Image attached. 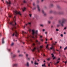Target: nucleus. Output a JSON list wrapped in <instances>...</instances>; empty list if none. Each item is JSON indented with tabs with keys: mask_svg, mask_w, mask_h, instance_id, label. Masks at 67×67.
Segmentation results:
<instances>
[{
	"mask_svg": "<svg viewBox=\"0 0 67 67\" xmlns=\"http://www.w3.org/2000/svg\"><path fill=\"white\" fill-rule=\"evenodd\" d=\"M32 36H28L27 38V40H26V41L28 43L29 41H30L31 43L32 46H35V44L34 43V41L32 40V38H33L34 40H36V38L37 37V34L38 31L37 30L36 31H35L34 30H32Z\"/></svg>",
	"mask_w": 67,
	"mask_h": 67,
	"instance_id": "1",
	"label": "nucleus"
},
{
	"mask_svg": "<svg viewBox=\"0 0 67 67\" xmlns=\"http://www.w3.org/2000/svg\"><path fill=\"white\" fill-rule=\"evenodd\" d=\"M14 21L13 22H11L10 23L8 22V23L10 24H11L12 25L13 27H12V31H14L15 32V33H14L13 35V36H14V35H15V36L16 37H18V35L19 34L15 30L16 29V27H15V25H16V23H15V16H14V18H13Z\"/></svg>",
	"mask_w": 67,
	"mask_h": 67,
	"instance_id": "2",
	"label": "nucleus"
},
{
	"mask_svg": "<svg viewBox=\"0 0 67 67\" xmlns=\"http://www.w3.org/2000/svg\"><path fill=\"white\" fill-rule=\"evenodd\" d=\"M67 20L66 19L63 18L62 20H59L58 21V23L59 24L57 25V27H58L61 25V26H64V24L66 23Z\"/></svg>",
	"mask_w": 67,
	"mask_h": 67,
	"instance_id": "3",
	"label": "nucleus"
},
{
	"mask_svg": "<svg viewBox=\"0 0 67 67\" xmlns=\"http://www.w3.org/2000/svg\"><path fill=\"white\" fill-rule=\"evenodd\" d=\"M14 14L15 15H16V14H18L20 16H21L22 15V14L21 13V12L20 11H17L16 10L15 11H13Z\"/></svg>",
	"mask_w": 67,
	"mask_h": 67,
	"instance_id": "4",
	"label": "nucleus"
},
{
	"mask_svg": "<svg viewBox=\"0 0 67 67\" xmlns=\"http://www.w3.org/2000/svg\"><path fill=\"white\" fill-rule=\"evenodd\" d=\"M48 44H47V46H46V48L48 50H49V51H51V50L53 49V50L54 51H55V49H54V47L53 46H52V47H51L50 48V49H49V48H48Z\"/></svg>",
	"mask_w": 67,
	"mask_h": 67,
	"instance_id": "5",
	"label": "nucleus"
},
{
	"mask_svg": "<svg viewBox=\"0 0 67 67\" xmlns=\"http://www.w3.org/2000/svg\"><path fill=\"white\" fill-rule=\"evenodd\" d=\"M6 3L7 4V5H8V6H10L11 4V2H10V1H9L8 2L7 1H6Z\"/></svg>",
	"mask_w": 67,
	"mask_h": 67,
	"instance_id": "6",
	"label": "nucleus"
},
{
	"mask_svg": "<svg viewBox=\"0 0 67 67\" xmlns=\"http://www.w3.org/2000/svg\"><path fill=\"white\" fill-rule=\"evenodd\" d=\"M36 49L38 50V52H40V51H39V49H38V48H36L35 47H34V48L33 49H31V51H32V52H34V51H35V50H36Z\"/></svg>",
	"mask_w": 67,
	"mask_h": 67,
	"instance_id": "7",
	"label": "nucleus"
},
{
	"mask_svg": "<svg viewBox=\"0 0 67 67\" xmlns=\"http://www.w3.org/2000/svg\"><path fill=\"white\" fill-rule=\"evenodd\" d=\"M37 7L38 11V12H40L41 11V9H40L39 5H37Z\"/></svg>",
	"mask_w": 67,
	"mask_h": 67,
	"instance_id": "8",
	"label": "nucleus"
},
{
	"mask_svg": "<svg viewBox=\"0 0 67 67\" xmlns=\"http://www.w3.org/2000/svg\"><path fill=\"white\" fill-rule=\"evenodd\" d=\"M25 65L26 66H27V67H30V63L29 62H27L25 64Z\"/></svg>",
	"mask_w": 67,
	"mask_h": 67,
	"instance_id": "9",
	"label": "nucleus"
},
{
	"mask_svg": "<svg viewBox=\"0 0 67 67\" xmlns=\"http://www.w3.org/2000/svg\"><path fill=\"white\" fill-rule=\"evenodd\" d=\"M42 13H43V14L44 15V16H46V15L47 14H46V13H45V12L44 10L43 9H42Z\"/></svg>",
	"mask_w": 67,
	"mask_h": 67,
	"instance_id": "10",
	"label": "nucleus"
},
{
	"mask_svg": "<svg viewBox=\"0 0 67 67\" xmlns=\"http://www.w3.org/2000/svg\"><path fill=\"white\" fill-rule=\"evenodd\" d=\"M2 44H4V43L5 42H4V38H3L2 39Z\"/></svg>",
	"mask_w": 67,
	"mask_h": 67,
	"instance_id": "11",
	"label": "nucleus"
},
{
	"mask_svg": "<svg viewBox=\"0 0 67 67\" xmlns=\"http://www.w3.org/2000/svg\"><path fill=\"white\" fill-rule=\"evenodd\" d=\"M35 41H36V43L37 44H40V42H38V40H36Z\"/></svg>",
	"mask_w": 67,
	"mask_h": 67,
	"instance_id": "12",
	"label": "nucleus"
},
{
	"mask_svg": "<svg viewBox=\"0 0 67 67\" xmlns=\"http://www.w3.org/2000/svg\"><path fill=\"white\" fill-rule=\"evenodd\" d=\"M22 9L23 12H24V11H25V10H26V8L24 7L23 8H22Z\"/></svg>",
	"mask_w": 67,
	"mask_h": 67,
	"instance_id": "13",
	"label": "nucleus"
},
{
	"mask_svg": "<svg viewBox=\"0 0 67 67\" xmlns=\"http://www.w3.org/2000/svg\"><path fill=\"white\" fill-rule=\"evenodd\" d=\"M53 17L52 16H50L49 17V20H52L53 19Z\"/></svg>",
	"mask_w": 67,
	"mask_h": 67,
	"instance_id": "14",
	"label": "nucleus"
},
{
	"mask_svg": "<svg viewBox=\"0 0 67 67\" xmlns=\"http://www.w3.org/2000/svg\"><path fill=\"white\" fill-rule=\"evenodd\" d=\"M59 14H64V12H59Z\"/></svg>",
	"mask_w": 67,
	"mask_h": 67,
	"instance_id": "15",
	"label": "nucleus"
},
{
	"mask_svg": "<svg viewBox=\"0 0 67 67\" xmlns=\"http://www.w3.org/2000/svg\"><path fill=\"white\" fill-rule=\"evenodd\" d=\"M38 63H37V62L36 61H35V65H38Z\"/></svg>",
	"mask_w": 67,
	"mask_h": 67,
	"instance_id": "16",
	"label": "nucleus"
},
{
	"mask_svg": "<svg viewBox=\"0 0 67 67\" xmlns=\"http://www.w3.org/2000/svg\"><path fill=\"white\" fill-rule=\"evenodd\" d=\"M22 34L23 35H24V34H26V32L24 31H22Z\"/></svg>",
	"mask_w": 67,
	"mask_h": 67,
	"instance_id": "17",
	"label": "nucleus"
},
{
	"mask_svg": "<svg viewBox=\"0 0 67 67\" xmlns=\"http://www.w3.org/2000/svg\"><path fill=\"white\" fill-rule=\"evenodd\" d=\"M18 65V64L15 63L13 65V66H16Z\"/></svg>",
	"mask_w": 67,
	"mask_h": 67,
	"instance_id": "18",
	"label": "nucleus"
},
{
	"mask_svg": "<svg viewBox=\"0 0 67 67\" xmlns=\"http://www.w3.org/2000/svg\"><path fill=\"white\" fill-rule=\"evenodd\" d=\"M16 55H14L13 57V58H15V57H16Z\"/></svg>",
	"mask_w": 67,
	"mask_h": 67,
	"instance_id": "19",
	"label": "nucleus"
},
{
	"mask_svg": "<svg viewBox=\"0 0 67 67\" xmlns=\"http://www.w3.org/2000/svg\"><path fill=\"white\" fill-rule=\"evenodd\" d=\"M57 8L58 9H60V6H59V5H57Z\"/></svg>",
	"mask_w": 67,
	"mask_h": 67,
	"instance_id": "20",
	"label": "nucleus"
},
{
	"mask_svg": "<svg viewBox=\"0 0 67 67\" xmlns=\"http://www.w3.org/2000/svg\"><path fill=\"white\" fill-rule=\"evenodd\" d=\"M57 61H58L56 63H54V65H56V64H58V63H59V61H58V60H57Z\"/></svg>",
	"mask_w": 67,
	"mask_h": 67,
	"instance_id": "21",
	"label": "nucleus"
},
{
	"mask_svg": "<svg viewBox=\"0 0 67 67\" xmlns=\"http://www.w3.org/2000/svg\"><path fill=\"white\" fill-rule=\"evenodd\" d=\"M8 15L9 17V18H11V17L12 16V14H8Z\"/></svg>",
	"mask_w": 67,
	"mask_h": 67,
	"instance_id": "22",
	"label": "nucleus"
},
{
	"mask_svg": "<svg viewBox=\"0 0 67 67\" xmlns=\"http://www.w3.org/2000/svg\"><path fill=\"white\" fill-rule=\"evenodd\" d=\"M43 48V46H40V50H41V51H43V50H42V49H41V48Z\"/></svg>",
	"mask_w": 67,
	"mask_h": 67,
	"instance_id": "23",
	"label": "nucleus"
},
{
	"mask_svg": "<svg viewBox=\"0 0 67 67\" xmlns=\"http://www.w3.org/2000/svg\"><path fill=\"white\" fill-rule=\"evenodd\" d=\"M27 60H30V59H31V58H30V57L28 58L27 57Z\"/></svg>",
	"mask_w": 67,
	"mask_h": 67,
	"instance_id": "24",
	"label": "nucleus"
},
{
	"mask_svg": "<svg viewBox=\"0 0 67 67\" xmlns=\"http://www.w3.org/2000/svg\"><path fill=\"white\" fill-rule=\"evenodd\" d=\"M50 5L51 6V7H54V5L53 4H50Z\"/></svg>",
	"mask_w": 67,
	"mask_h": 67,
	"instance_id": "25",
	"label": "nucleus"
},
{
	"mask_svg": "<svg viewBox=\"0 0 67 67\" xmlns=\"http://www.w3.org/2000/svg\"><path fill=\"white\" fill-rule=\"evenodd\" d=\"M28 24H29V25H31V23H29L28 24H26V25L27 26V25H28Z\"/></svg>",
	"mask_w": 67,
	"mask_h": 67,
	"instance_id": "26",
	"label": "nucleus"
},
{
	"mask_svg": "<svg viewBox=\"0 0 67 67\" xmlns=\"http://www.w3.org/2000/svg\"><path fill=\"white\" fill-rule=\"evenodd\" d=\"M14 43L13 42H12L11 45V46H13V45H14Z\"/></svg>",
	"mask_w": 67,
	"mask_h": 67,
	"instance_id": "27",
	"label": "nucleus"
},
{
	"mask_svg": "<svg viewBox=\"0 0 67 67\" xmlns=\"http://www.w3.org/2000/svg\"><path fill=\"white\" fill-rule=\"evenodd\" d=\"M23 56V55L22 54H20L19 55V57H22V56Z\"/></svg>",
	"mask_w": 67,
	"mask_h": 67,
	"instance_id": "28",
	"label": "nucleus"
},
{
	"mask_svg": "<svg viewBox=\"0 0 67 67\" xmlns=\"http://www.w3.org/2000/svg\"><path fill=\"white\" fill-rule=\"evenodd\" d=\"M48 24H51V21L49 20L48 21Z\"/></svg>",
	"mask_w": 67,
	"mask_h": 67,
	"instance_id": "29",
	"label": "nucleus"
},
{
	"mask_svg": "<svg viewBox=\"0 0 67 67\" xmlns=\"http://www.w3.org/2000/svg\"><path fill=\"white\" fill-rule=\"evenodd\" d=\"M53 11L52 10H51L50 11V13H53Z\"/></svg>",
	"mask_w": 67,
	"mask_h": 67,
	"instance_id": "30",
	"label": "nucleus"
},
{
	"mask_svg": "<svg viewBox=\"0 0 67 67\" xmlns=\"http://www.w3.org/2000/svg\"><path fill=\"white\" fill-rule=\"evenodd\" d=\"M67 49V47L66 46V47H65L64 49V51H65Z\"/></svg>",
	"mask_w": 67,
	"mask_h": 67,
	"instance_id": "31",
	"label": "nucleus"
},
{
	"mask_svg": "<svg viewBox=\"0 0 67 67\" xmlns=\"http://www.w3.org/2000/svg\"><path fill=\"white\" fill-rule=\"evenodd\" d=\"M52 57H54V55L53 54V53L51 54Z\"/></svg>",
	"mask_w": 67,
	"mask_h": 67,
	"instance_id": "32",
	"label": "nucleus"
},
{
	"mask_svg": "<svg viewBox=\"0 0 67 67\" xmlns=\"http://www.w3.org/2000/svg\"><path fill=\"white\" fill-rule=\"evenodd\" d=\"M45 64H44L43 65H42V67H43V66H44V67H45Z\"/></svg>",
	"mask_w": 67,
	"mask_h": 67,
	"instance_id": "33",
	"label": "nucleus"
},
{
	"mask_svg": "<svg viewBox=\"0 0 67 67\" xmlns=\"http://www.w3.org/2000/svg\"><path fill=\"white\" fill-rule=\"evenodd\" d=\"M36 7H34V8L32 9L33 10H35V9H36Z\"/></svg>",
	"mask_w": 67,
	"mask_h": 67,
	"instance_id": "34",
	"label": "nucleus"
},
{
	"mask_svg": "<svg viewBox=\"0 0 67 67\" xmlns=\"http://www.w3.org/2000/svg\"><path fill=\"white\" fill-rule=\"evenodd\" d=\"M40 26L42 27H43V26H44V25L43 24H41L40 25Z\"/></svg>",
	"mask_w": 67,
	"mask_h": 67,
	"instance_id": "35",
	"label": "nucleus"
},
{
	"mask_svg": "<svg viewBox=\"0 0 67 67\" xmlns=\"http://www.w3.org/2000/svg\"><path fill=\"white\" fill-rule=\"evenodd\" d=\"M17 52L18 53H20V51L19 50H18L17 51Z\"/></svg>",
	"mask_w": 67,
	"mask_h": 67,
	"instance_id": "36",
	"label": "nucleus"
},
{
	"mask_svg": "<svg viewBox=\"0 0 67 67\" xmlns=\"http://www.w3.org/2000/svg\"><path fill=\"white\" fill-rule=\"evenodd\" d=\"M45 31V29H43L42 30V31L43 32H44Z\"/></svg>",
	"mask_w": 67,
	"mask_h": 67,
	"instance_id": "37",
	"label": "nucleus"
},
{
	"mask_svg": "<svg viewBox=\"0 0 67 67\" xmlns=\"http://www.w3.org/2000/svg\"><path fill=\"white\" fill-rule=\"evenodd\" d=\"M53 27H54L52 25L51 26V28H52H52H53Z\"/></svg>",
	"mask_w": 67,
	"mask_h": 67,
	"instance_id": "38",
	"label": "nucleus"
},
{
	"mask_svg": "<svg viewBox=\"0 0 67 67\" xmlns=\"http://www.w3.org/2000/svg\"><path fill=\"white\" fill-rule=\"evenodd\" d=\"M56 31H59V29H56Z\"/></svg>",
	"mask_w": 67,
	"mask_h": 67,
	"instance_id": "39",
	"label": "nucleus"
},
{
	"mask_svg": "<svg viewBox=\"0 0 67 67\" xmlns=\"http://www.w3.org/2000/svg\"><path fill=\"white\" fill-rule=\"evenodd\" d=\"M35 3H33V5H34V6H35Z\"/></svg>",
	"mask_w": 67,
	"mask_h": 67,
	"instance_id": "40",
	"label": "nucleus"
},
{
	"mask_svg": "<svg viewBox=\"0 0 67 67\" xmlns=\"http://www.w3.org/2000/svg\"><path fill=\"white\" fill-rule=\"evenodd\" d=\"M31 30L30 29H29V32H31Z\"/></svg>",
	"mask_w": 67,
	"mask_h": 67,
	"instance_id": "41",
	"label": "nucleus"
},
{
	"mask_svg": "<svg viewBox=\"0 0 67 67\" xmlns=\"http://www.w3.org/2000/svg\"><path fill=\"white\" fill-rule=\"evenodd\" d=\"M24 3H26V1H25V0H24Z\"/></svg>",
	"mask_w": 67,
	"mask_h": 67,
	"instance_id": "42",
	"label": "nucleus"
},
{
	"mask_svg": "<svg viewBox=\"0 0 67 67\" xmlns=\"http://www.w3.org/2000/svg\"><path fill=\"white\" fill-rule=\"evenodd\" d=\"M29 15L30 17H31L32 16V14H30Z\"/></svg>",
	"mask_w": 67,
	"mask_h": 67,
	"instance_id": "43",
	"label": "nucleus"
},
{
	"mask_svg": "<svg viewBox=\"0 0 67 67\" xmlns=\"http://www.w3.org/2000/svg\"><path fill=\"white\" fill-rule=\"evenodd\" d=\"M28 56H29V54H26V56L27 57V58L28 57Z\"/></svg>",
	"mask_w": 67,
	"mask_h": 67,
	"instance_id": "44",
	"label": "nucleus"
},
{
	"mask_svg": "<svg viewBox=\"0 0 67 67\" xmlns=\"http://www.w3.org/2000/svg\"><path fill=\"white\" fill-rule=\"evenodd\" d=\"M19 40L20 41V42H23L22 41V40H20V39H19Z\"/></svg>",
	"mask_w": 67,
	"mask_h": 67,
	"instance_id": "45",
	"label": "nucleus"
},
{
	"mask_svg": "<svg viewBox=\"0 0 67 67\" xmlns=\"http://www.w3.org/2000/svg\"><path fill=\"white\" fill-rule=\"evenodd\" d=\"M67 63V61L66 60V61H65V64H66Z\"/></svg>",
	"mask_w": 67,
	"mask_h": 67,
	"instance_id": "46",
	"label": "nucleus"
},
{
	"mask_svg": "<svg viewBox=\"0 0 67 67\" xmlns=\"http://www.w3.org/2000/svg\"><path fill=\"white\" fill-rule=\"evenodd\" d=\"M50 59V58H49L48 59H47V60H49Z\"/></svg>",
	"mask_w": 67,
	"mask_h": 67,
	"instance_id": "47",
	"label": "nucleus"
},
{
	"mask_svg": "<svg viewBox=\"0 0 67 67\" xmlns=\"http://www.w3.org/2000/svg\"><path fill=\"white\" fill-rule=\"evenodd\" d=\"M44 1V0H41V1L42 2H43V1Z\"/></svg>",
	"mask_w": 67,
	"mask_h": 67,
	"instance_id": "48",
	"label": "nucleus"
},
{
	"mask_svg": "<svg viewBox=\"0 0 67 67\" xmlns=\"http://www.w3.org/2000/svg\"><path fill=\"white\" fill-rule=\"evenodd\" d=\"M44 8L45 9H47V7L46 6H45L44 7Z\"/></svg>",
	"mask_w": 67,
	"mask_h": 67,
	"instance_id": "49",
	"label": "nucleus"
},
{
	"mask_svg": "<svg viewBox=\"0 0 67 67\" xmlns=\"http://www.w3.org/2000/svg\"><path fill=\"white\" fill-rule=\"evenodd\" d=\"M61 36L62 37H63V34H61Z\"/></svg>",
	"mask_w": 67,
	"mask_h": 67,
	"instance_id": "50",
	"label": "nucleus"
},
{
	"mask_svg": "<svg viewBox=\"0 0 67 67\" xmlns=\"http://www.w3.org/2000/svg\"><path fill=\"white\" fill-rule=\"evenodd\" d=\"M47 34V31H46L45 33V34Z\"/></svg>",
	"mask_w": 67,
	"mask_h": 67,
	"instance_id": "51",
	"label": "nucleus"
},
{
	"mask_svg": "<svg viewBox=\"0 0 67 67\" xmlns=\"http://www.w3.org/2000/svg\"><path fill=\"white\" fill-rule=\"evenodd\" d=\"M43 56H45V55L44 54H43Z\"/></svg>",
	"mask_w": 67,
	"mask_h": 67,
	"instance_id": "52",
	"label": "nucleus"
},
{
	"mask_svg": "<svg viewBox=\"0 0 67 67\" xmlns=\"http://www.w3.org/2000/svg\"><path fill=\"white\" fill-rule=\"evenodd\" d=\"M66 29H67V28H66V27H64V30H66Z\"/></svg>",
	"mask_w": 67,
	"mask_h": 67,
	"instance_id": "53",
	"label": "nucleus"
},
{
	"mask_svg": "<svg viewBox=\"0 0 67 67\" xmlns=\"http://www.w3.org/2000/svg\"><path fill=\"white\" fill-rule=\"evenodd\" d=\"M53 40V38H51L50 39V40Z\"/></svg>",
	"mask_w": 67,
	"mask_h": 67,
	"instance_id": "54",
	"label": "nucleus"
},
{
	"mask_svg": "<svg viewBox=\"0 0 67 67\" xmlns=\"http://www.w3.org/2000/svg\"><path fill=\"white\" fill-rule=\"evenodd\" d=\"M48 66H50V64H48Z\"/></svg>",
	"mask_w": 67,
	"mask_h": 67,
	"instance_id": "55",
	"label": "nucleus"
},
{
	"mask_svg": "<svg viewBox=\"0 0 67 67\" xmlns=\"http://www.w3.org/2000/svg\"><path fill=\"white\" fill-rule=\"evenodd\" d=\"M31 63H32V64L33 63V62L32 61H31Z\"/></svg>",
	"mask_w": 67,
	"mask_h": 67,
	"instance_id": "56",
	"label": "nucleus"
},
{
	"mask_svg": "<svg viewBox=\"0 0 67 67\" xmlns=\"http://www.w3.org/2000/svg\"><path fill=\"white\" fill-rule=\"evenodd\" d=\"M55 58V57H54L53 58V59H54Z\"/></svg>",
	"mask_w": 67,
	"mask_h": 67,
	"instance_id": "57",
	"label": "nucleus"
},
{
	"mask_svg": "<svg viewBox=\"0 0 67 67\" xmlns=\"http://www.w3.org/2000/svg\"><path fill=\"white\" fill-rule=\"evenodd\" d=\"M43 36H40V37L41 38H42V37Z\"/></svg>",
	"mask_w": 67,
	"mask_h": 67,
	"instance_id": "58",
	"label": "nucleus"
},
{
	"mask_svg": "<svg viewBox=\"0 0 67 67\" xmlns=\"http://www.w3.org/2000/svg\"><path fill=\"white\" fill-rule=\"evenodd\" d=\"M64 57V58H66V57H65V55H63Z\"/></svg>",
	"mask_w": 67,
	"mask_h": 67,
	"instance_id": "59",
	"label": "nucleus"
},
{
	"mask_svg": "<svg viewBox=\"0 0 67 67\" xmlns=\"http://www.w3.org/2000/svg\"><path fill=\"white\" fill-rule=\"evenodd\" d=\"M23 44H25V42H23Z\"/></svg>",
	"mask_w": 67,
	"mask_h": 67,
	"instance_id": "60",
	"label": "nucleus"
},
{
	"mask_svg": "<svg viewBox=\"0 0 67 67\" xmlns=\"http://www.w3.org/2000/svg\"><path fill=\"white\" fill-rule=\"evenodd\" d=\"M64 34H66V32H64Z\"/></svg>",
	"mask_w": 67,
	"mask_h": 67,
	"instance_id": "61",
	"label": "nucleus"
},
{
	"mask_svg": "<svg viewBox=\"0 0 67 67\" xmlns=\"http://www.w3.org/2000/svg\"><path fill=\"white\" fill-rule=\"evenodd\" d=\"M60 48H62V47L61 46L60 47Z\"/></svg>",
	"mask_w": 67,
	"mask_h": 67,
	"instance_id": "62",
	"label": "nucleus"
},
{
	"mask_svg": "<svg viewBox=\"0 0 67 67\" xmlns=\"http://www.w3.org/2000/svg\"><path fill=\"white\" fill-rule=\"evenodd\" d=\"M37 2L38 3L39 2V1H37Z\"/></svg>",
	"mask_w": 67,
	"mask_h": 67,
	"instance_id": "63",
	"label": "nucleus"
},
{
	"mask_svg": "<svg viewBox=\"0 0 67 67\" xmlns=\"http://www.w3.org/2000/svg\"><path fill=\"white\" fill-rule=\"evenodd\" d=\"M58 60H60V58H59L58 59Z\"/></svg>",
	"mask_w": 67,
	"mask_h": 67,
	"instance_id": "64",
	"label": "nucleus"
}]
</instances>
